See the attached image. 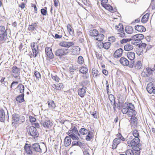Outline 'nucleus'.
Returning <instances> with one entry per match:
<instances>
[{"label": "nucleus", "mask_w": 155, "mask_h": 155, "mask_svg": "<svg viewBox=\"0 0 155 155\" xmlns=\"http://www.w3.org/2000/svg\"><path fill=\"white\" fill-rule=\"evenodd\" d=\"M24 148L27 153L30 155H35L36 152H40L41 151V149L38 143H35L30 146L28 144H26Z\"/></svg>", "instance_id": "obj_1"}, {"label": "nucleus", "mask_w": 155, "mask_h": 155, "mask_svg": "<svg viewBox=\"0 0 155 155\" xmlns=\"http://www.w3.org/2000/svg\"><path fill=\"white\" fill-rule=\"evenodd\" d=\"M133 137L130 136V139H132L131 140H129L127 142V144L128 146L130 147H132L133 149L134 150H139V143L140 140L139 138L136 137V138H133Z\"/></svg>", "instance_id": "obj_2"}, {"label": "nucleus", "mask_w": 155, "mask_h": 155, "mask_svg": "<svg viewBox=\"0 0 155 155\" xmlns=\"http://www.w3.org/2000/svg\"><path fill=\"white\" fill-rule=\"evenodd\" d=\"M68 134L73 140H78L79 139L78 136H80L77 128L75 126H72L68 132Z\"/></svg>", "instance_id": "obj_3"}, {"label": "nucleus", "mask_w": 155, "mask_h": 155, "mask_svg": "<svg viewBox=\"0 0 155 155\" xmlns=\"http://www.w3.org/2000/svg\"><path fill=\"white\" fill-rule=\"evenodd\" d=\"M12 124L15 126L16 125H18L21 124L25 121V119L22 117H20L19 115L17 114H13L12 116Z\"/></svg>", "instance_id": "obj_4"}, {"label": "nucleus", "mask_w": 155, "mask_h": 155, "mask_svg": "<svg viewBox=\"0 0 155 155\" xmlns=\"http://www.w3.org/2000/svg\"><path fill=\"white\" fill-rule=\"evenodd\" d=\"M27 130L28 133L34 138L37 137L39 136L37 130L33 126H28Z\"/></svg>", "instance_id": "obj_5"}, {"label": "nucleus", "mask_w": 155, "mask_h": 155, "mask_svg": "<svg viewBox=\"0 0 155 155\" xmlns=\"http://www.w3.org/2000/svg\"><path fill=\"white\" fill-rule=\"evenodd\" d=\"M31 47L32 50V53H31L30 55V58L36 57L37 56L39 51L37 45L35 43H31Z\"/></svg>", "instance_id": "obj_6"}, {"label": "nucleus", "mask_w": 155, "mask_h": 155, "mask_svg": "<svg viewBox=\"0 0 155 155\" xmlns=\"http://www.w3.org/2000/svg\"><path fill=\"white\" fill-rule=\"evenodd\" d=\"M7 33L4 26H0V41H5L7 38Z\"/></svg>", "instance_id": "obj_7"}, {"label": "nucleus", "mask_w": 155, "mask_h": 155, "mask_svg": "<svg viewBox=\"0 0 155 155\" xmlns=\"http://www.w3.org/2000/svg\"><path fill=\"white\" fill-rule=\"evenodd\" d=\"M69 52V50L68 49H59L55 51V55L57 56L61 57L67 54Z\"/></svg>", "instance_id": "obj_8"}, {"label": "nucleus", "mask_w": 155, "mask_h": 155, "mask_svg": "<svg viewBox=\"0 0 155 155\" xmlns=\"http://www.w3.org/2000/svg\"><path fill=\"white\" fill-rule=\"evenodd\" d=\"M132 103H129L128 104L125 103L122 107L121 110V111L124 114H127L129 110L130 109H132L133 107H131L133 105Z\"/></svg>", "instance_id": "obj_9"}, {"label": "nucleus", "mask_w": 155, "mask_h": 155, "mask_svg": "<svg viewBox=\"0 0 155 155\" xmlns=\"http://www.w3.org/2000/svg\"><path fill=\"white\" fill-rule=\"evenodd\" d=\"M120 27L117 26H115V28L118 32L117 33L118 36L121 38L125 37V33L123 30V28L122 25H119Z\"/></svg>", "instance_id": "obj_10"}, {"label": "nucleus", "mask_w": 155, "mask_h": 155, "mask_svg": "<svg viewBox=\"0 0 155 155\" xmlns=\"http://www.w3.org/2000/svg\"><path fill=\"white\" fill-rule=\"evenodd\" d=\"M127 56L129 59L132 61L129 67L132 68L134 66V60L135 58V54L133 52H129L127 53Z\"/></svg>", "instance_id": "obj_11"}, {"label": "nucleus", "mask_w": 155, "mask_h": 155, "mask_svg": "<svg viewBox=\"0 0 155 155\" xmlns=\"http://www.w3.org/2000/svg\"><path fill=\"white\" fill-rule=\"evenodd\" d=\"M12 75L15 78H17L19 75L20 73V69L16 66H14L12 68Z\"/></svg>", "instance_id": "obj_12"}, {"label": "nucleus", "mask_w": 155, "mask_h": 155, "mask_svg": "<svg viewBox=\"0 0 155 155\" xmlns=\"http://www.w3.org/2000/svg\"><path fill=\"white\" fill-rule=\"evenodd\" d=\"M45 51L46 54L49 58L52 59L54 58V56L52 53V49L50 47H46Z\"/></svg>", "instance_id": "obj_13"}, {"label": "nucleus", "mask_w": 155, "mask_h": 155, "mask_svg": "<svg viewBox=\"0 0 155 155\" xmlns=\"http://www.w3.org/2000/svg\"><path fill=\"white\" fill-rule=\"evenodd\" d=\"M59 45L62 47L69 48L74 45V43L73 42L62 41L59 43Z\"/></svg>", "instance_id": "obj_14"}, {"label": "nucleus", "mask_w": 155, "mask_h": 155, "mask_svg": "<svg viewBox=\"0 0 155 155\" xmlns=\"http://www.w3.org/2000/svg\"><path fill=\"white\" fill-rule=\"evenodd\" d=\"M132 107H133L132 109H130L128 111L127 114V115L129 117H133V116H135L137 112L136 111L134 110V106L133 104V105L131 106Z\"/></svg>", "instance_id": "obj_15"}, {"label": "nucleus", "mask_w": 155, "mask_h": 155, "mask_svg": "<svg viewBox=\"0 0 155 155\" xmlns=\"http://www.w3.org/2000/svg\"><path fill=\"white\" fill-rule=\"evenodd\" d=\"M43 127L45 128L50 129L53 125V123L49 120H46L43 124Z\"/></svg>", "instance_id": "obj_16"}, {"label": "nucleus", "mask_w": 155, "mask_h": 155, "mask_svg": "<svg viewBox=\"0 0 155 155\" xmlns=\"http://www.w3.org/2000/svg\"><path fill=\"white\" fill-rule=\"evenodd\" d=\"M72 54L74 55L79 54L80 53V48L78 46H74L72 48Z\"/></svg>", "instance_id": "obj_17"}, {"label": "nucleus", "mask_w": 155, "mask_h": 155, "mask_svg": "<svg viewBox=\"0 0 155 155\" xmlns=\"http://www.w3.org/2000/svg\"><path fill=\"white\" fill-rule=\"evenodd\" d=\"M144 38V35L141 34H136L132 37L131 40H140L143 39Z\"/></svg>", "instance_id": "obj_18"}, {"label": "nucleus", "mask_w": 155, "mask_h": 155, "mask_svg": "<svg viewBox=\"0 0 155 155\" xmlns=\"http://www.w3.org/2000/svg\"><path fill=\"white\" fill-rule=\"evenodd\" d=\"M84 80L82 81L81 84L83 86L86 85L89 83V81L87 80L89 78V74L87 73L84 74L82 76Z\"/></svg>", "instance_id": "obj_19"}, {"label": "nucleus", "mask_w": 155, "mask_h": 155, "mask_svg": "<svg viewBox=\"0 0 155 155\" xmlns=\"http://www.w3.org/2000/svg\"><path fill=\"white\" fill-rule=\"evenodd\" d=\"M123 50L121 48H120L117 50L114 54V57L116 58L120 57L123 53Z\"/></svg>", "instance_id": "obj_20"}, {"label": "nucleus", "mask_w": 155, "mask_h": 155, "mask_svg": "<svg viewBox=\"0 0 155 155\" xmlns=\"http://www.w3.org/2000/svg\"><path fill=\"white\" fill-rule=\"evenodd\" d=\"M120 143V140L119 138H116L114 139L113 142L112 149H114L116 148L117 146Z\"/></svg>", "instance_id": "obj_21"}, {"label": "nucleus", "mask_w": 155, "mask_h": 155, "mask_svg": "<svg viewBox=\"0 0 155 155\" xmlns=\"http://www.w3.org/2000/svg\"><path fill=\"white\" fill-rule=\"evenodd\" d=\"M120 62L124 66H127L129 64L128 60L124 57H121L120 59Z\"/></svg>", "instance_id": "obj_22"}, {"label": "nucleus", "mask_w": 155, "mask_h": 155, "mask_svg": "<svg viewBox=\"0 0 155 155\" xmlns=\"http://www.w3.org/2000/svg\"><path fill=\"white\" fill-rule=\"evenodd\" d=\"M154 87L153 85L151 83L149 84H147V90L148 92L150 94L153 93L154 90Z\"/></svg>", "instance_id": "obj_23"}, {"label": "nucleus", "mask_w": 155, "mask_h": 155, "mask_svg": "<svg viewBox=\"0 0 155 155\" xmlns=\"http://www.w3.org/2000/svg\"><path fill=\"white\" fill-rule=\"evenodd\" d=\"M71 137L69 136H66L64 140V145L67 147L69 146L71 143Z\"/></svg>", "instance_id": "obj_24"}, {"label": "nucleus", "mask_w": 155, "mask_h": 155, "mask_svg": "<svg viewBox=\"0 0 155 155\" xmlns=\"http://www.w3.org/2000/svg\"><path fill=\"white\" fill-rule=\"evenodd\" d=\"M108 97L111 104L113 105V108L115 110L116 108V104L114 96L111 94Z\"/></svg>", "instance_id": "obj_25"}, {"label": "nucleus", "mask_w": 155, "mask_h": 155, "mask_svg": "<svg viewBox=\"0 0 155 155\" xmlns=\"http://www.w3.org/2000/svg\"><path fill=\"white\" fill-rule=\"evenodd\" d=\"M85 88V87H83L78 90V94L81 97H83L86 93Z\"/></svg>", "instance_id": "obj_26"}, {"label": "nucleus", "mask_w": 155, "mask_h": 155, "mask_svg": "<svg viewBox=\"0 0 155 155\" xmlns=\"http://www.w3.org/2000/svg\"><path fill=\"white\" fill-rule=\"evenodd\" d=\"M135 29L137 31L140 32H145L146 29L142 25H137L135 26Z\"/></svg>", "instance_id": "obj_27"}, {"label": "nucleus", "mask_w": 155, "mask_h": 155, "mask_svg": "<svg viewBox=\"0 0 155 155\" xmlns=\"http://www.w3.org/2000/svg\"><path fill=\"white\" fill-rule=\"evenodd\" d=\"M143 67L141 62L140 61H137L134 64V68L135 69L139 70L142 68Z\"/></svg>", "instance_id": "obj_28"}, {"label": "nucleus", "mask_w": 155, "mask_h": 155, "mask_svg": "<svg viewBox=\"0 0 155 155\" xmlns=\"http://www.w3.org/2000/svg\"><path fill=\"white\" fill-rule=\"evenodd\" d=\"M5 115L3 110H0V121L3 122L5 120Z\"/></svg>", "instance_id": "obj_29"}, {"label": "nucleus", "mask_w": 155, "mask_h": 155, "mask_svg": "<svg viewBox=\"0 0 155 155\" xmlns=\"http://www.w3.org/2000/svg\"><path fill=\"white\" fill-rule=\"evenodd\" d=\"M48 107L51 109H53L55 107V104L54 102V101L52 100H49L48 101Z\"/></svg>", "instance_id": "obj_30"}, {"label": "nucleus", "mask_w": 155, "mask_h": 155, "mask_svg": "<svg viewBox=\"0 0 155 155\" xmlns=\"http://www.w3.org/2000/svg\"><path fill=\"white\" fill-rule=\"evenodd\" d=\"M52 87L56 90H60L63 88L64 87L62 84L59 83L58 84H52Z\"/></svg>", "instance_id": "obj_31"}, {"label": "nucleus", "mask_w": 155, "mask_h": 155, "mask_svg": "<svg viewBox=\"0 0 155 155\" xmlns=\"http://www.w3.org/2000/svg\"><path fill=\"white\" fill-rule=\"evenodd\" d=\"M130 122L133 125L136 126L138 124L137 118L134 116L130 118Z\"/></svg>", "instance_id": "obj_32"}, {"label": "nucleus", "mask_w": 155, "mask_h": 155, "mask_svg": "<svg viewBox=\"0 0 155 155\" xmlns=\"http://www.w3.org/2000/svg\"><path fill=\"white\" fill-rule=\"evenodd\" d=\"M67 29L69 34L71 35H74V30L71 26L70 24H68L67 25Z\"/></svg>", "instance_id": "obj_33"}, {"label": "nucleus", "mask_w": 155, "mask_h": 155, "mask_svg": "<svg viewBox=\"0 0 155 155\" xmlns=\"http://www.w3.org/2000/svg\"><path fill=\"white\" fill-rule=\"evenodd\" d=\"M98 31L95 29H93L89 31V35L91 36H96L98 34Z\"/></svg>", "instance_id": "obj_34"}, {"label": "nucleus", "mask_w": 155, "mask_h": 155, "mask_svg": "<svg viewBox=\"0 0 155 155\" xmlns=\"http://www.w3.org/2000/svg\"><path fill=\"white\" fill-rule=\"evenodd\" d=\"M149 17V14L147 13L142 17L141 21L143 23H146L148 20Z\"/></svg>", "instance_id": "obj_35"}, {"label": "nucleus", "mask_w": 155, "mask_h": 155, "mask_svg": "<svg viewBox=\"0 0 155 155\" xmlns=\"http://www.w3.org/2000/svg\"><path fill=\"white\" fill-rule=\"evenodd\" d=\"M24 94H22L19 95L16 98V100L17 101H18L19 103H21L24 101Z\"/></svg>", "instance_id": "obj_36"}, {"label": "nucleus", "mask_w": 155, "mask_h": 155, "mask_svg": "<svg viewBox=\"0 0 155 155\" xmlns=\"http://www.w3.org/2000/svg\"><path fill=\"white\" fill-rule=\"evenodd\" d=\"M125 31L128 34H131L133 32V28L131 26H128L125 28Z\"/></svg>", "instance_id": "obj_37"}, {"label": "nucleus", "mask_w": 155, "mask_h": 155, "mask_svg": "<svg viewBox=\"0 0 155 155\" xmlns=\"http://www.w3.org/2000/svg\"><path fill=\"white\" fill-rule=\"evenodd\" d=\"M92 74L94 78H97L100 74L98 70L96 69H92Z\"/></svg>", "instance_id": "obj_38"}, {"label": "nucleus", "mask_w": 155, "mask_h": 155, "mask_svg": "<svg viewBox=\"0 0 155 155\" xmlns=\"http://www.w3.org/2000/svg\"><path fill=\"white\" fill-rule=\"evenodd\" d=\"M104 35L102 34H98L95 37V39L98 41H102L104 38Z\"/></svg>", "instance_id": "obj_39"}, {"label": "nucleus", "mask_w": 155, "mask_h": 155, "mask_svg": "<svg viewBox=\"0 0 155 155\" xmlns=\"http://www.w3.org/2000/svg\"><path fill=\"white\" fill-rule=\"evenodd\" d=\"M79 133L81 134L82 135H86L87 134L89 131H88V130L84 128H81L79 130Z\"/></svg>", "instance_id": "obj_40"}, {"label": "nucleus", "mask_w": 155, "mask_h": 155, "mask_svg": "<svg viewBox=\"0 0 155 155\" xmlns=\"http://www.w3.org/2000/svg\"><path fill=\"white\" fill-rule=\"evenodd\" d=\"M87 71L88 69L86 67H81L80 69V72L83 74L87 73Z\"/></svg>", "instance_id": "obj_41"}, {"label": "nucleus", "mask_w": 155, "mask_h": 155, "mask_svg": "<svg viewBox=\"0 0 155 155\" xmlns=\"http://www.w3.org/2000/svg\"><path fill=\"white\" fill-rule=\"evenodd\" d=\"M36 25V23L30 25L28 28V30L31 31H35L36 29L35 26Z\"/></svg>", "instance_id": "obj_42"}, {"label": "nucleus", "mask_w": 155, "mask_h": 155, "mask_svg": "<svg viewBox=\"0 0 155 155\" xmlns=\"http://www.w3.org/2000/svg\"><path fill=\"white\" fill-rule=\"evenodd\" d=\"M124 49L125 51H129L133 49V46L130 44L126 45L124 46Z\"/></svg>", "instance_id": "obj_43"}, {"label": "nucleus", "mask_w": 155, "mask_h": 155, "mask_svg": "<svg viewBox=\"0 0 155 155\" xmlns=\"http://www.w3.org/2000/svg\"><path fill=\"white\" fill-rule=\"evenodd\" d=\"M18 89L19 92L22 94H23L24 91V86L22 84H19L18 85Z\"/></svg>", "instance_id": "obj_44"}, {"label": "nucleus", "mask_w": 155, "mask_h": 155, "mask_svg": "<svg viewBox=\"0 0 155 155\" xmlns=\"http://www.w3.org/2000/svg\"><path fill=\"white\" fill-rule=\"evenodd\" d=\"M133 134L134 137V138H136V137L139 138V135L138 131L137 130H135L133 131Z\"/></svg>", "instance_id": "obj_45"}, {"label": "nucleus", "mask_w": 155, "mask_h": 155, "mask_svg": "<svg viewBox=\"0 0 155 155\" xmlns=\"http://www.w3.org/2000/svg\"><path fill=\"white\" fill-rule=\"evenodd\" d=\"M103 46L104 49H108L110 46V43L109 42H106L103 44Z\"/></svg>", "instance_id": "obj_46"}, {"label": "nucleus", "mask_w": 155, "mask_h": 155, "mask_svg": "<svg viewBox=\"0 0 155 155\" xmlns=\"http://www.w3.org/2000/svg\"><path fill=\"white\" fill-rule=\"evenodd\" d=\"M141 41L140 40H132V43L135 45H138L141 43Z\"/></svg>", "instance_id": "obj_47"}, {"label": "nucleus", "mask_w": 155, "mask_h": 155, "mask_svg": "<svg viewBox=\"0 0 155 155\" xmlns=\"http://www.w3.org/2000/svg\"><path fill=\"white\" fill-rule=\"evenodd\" d=\"M151 70L149 68H147L146 69L143 70L141 74L142 75H143V73H144L145 75H147L149 73V72Z\"/></svg>", "instance_id": "obj_48"}, {"label": "nucleus", "mask_w": 155, "mask_h": 155, "mask_svg": "<svg viewBox=\"0 0 155 155\" xmlns=\"http://www.w3.org/2000/svg\"><path fill=\"white\" fill-rule=\"evenodd\" d=\"M84 62V59L83 57L81 56H79L78 58V63L79 64H82Z\"/></svg>", "instance_id": "obj_49"}, {"label": "nucleus", "mask_w": 155, "mask_h": 155, "mask_svg": "<svg viewBox=\"0 0 155 155\" xmlns=\"http://www.w3.org/2000/svg\"><path fill=\"white\" fill-rule=\"evenodd\" d=\"M126 155H134V153L131 149H128L125 152Z\"/></svg>", "instance_id": "obj_50"}, {"label": "nucleus", "mask_w": 155, "mask_h": 155, "mask_svg": "<svg viewBox=\"0 0 155 155\" xmlns=\"http://www.w3.org/2000/svg\"><path fill=\"white\" fill-rule=\"evenodd\" d=\"M51 77L53 80H54L56 82H59L60 80L59 78L56 75H51Z\"/></svg>", "instance_id": "obj_51"}, {"label": "nucleus", "mask_w": 155, "mask_h": 155, "mask_svg": "<svg viewBox=\"0 0 155 155\" xmlns=\"http://www.w3.org/2000/svg\"><path fill=\"white\" fill-rule=\"evenodd\" d=\"M131 40V39L124 38L120 41V42L122 44H123L130 41Z\"/></svg>", "instance_id": "obj_52"}, {"label": "nucleus", "mask_w": 155, "mask_h": 155, "mask_svg": "<svg viewBox=\"0 0 155 155\" xmlns=\"http://www.w3.org/2000/svg\"><path fill=\"white\" fill-rule=\"evenodd\" d=\"M87 134L88 135L86 136V140H87L89 141L91 140L92 135L91 134V132L90 131Z\"/></svg>", "instance_id": "obj_53"}, {"label": "nucleus", "mask_w": 155, "mask_h": 155, "mask_svg": "<svg viewBox=\"0 0 155 155\" xmlns=\"http://www.w3.org/2000/svg\"><path fill=\"white\" fill-rule=\"evenodd\" d=\"M102 5L104 8L107 10H108L109 8H111V6L110 5L107 4L106 3H104V4Z\"/></svg>", "instance_id": "obj_54"}, {"label": "nucleus", "mask_w": 155, "mask_h": 155, "mask_svg": "<svg viewBox=\"0 0 155 155\" xmlns=\"http://www.w3.org/2000/svg\"><path fill=\"white\" fill-rule=\"evenodd\" d=\"M34 74L36 78H39L41 77L40 74L37 71H35L34 73Z\"/></svg>", "instance_id": "obj_55"}, {"label": "nucleus", "mask_w": 155, "mask_h": 155, "mask_svg": "<svg viewBox=\"0 0 155 155\" xmlns=\"http://www.w3.org/2000/svg\"><path fill=\"white\" fill-rule=\"evenodd\" d=\"M89 149L87 148L84 149L83 151L84 155H90L88 150Z\"/></svg>", "instance_id": "obj_56"}, {"label": "nucleus", "mask_w": 155, "mask_h": 155, "mask_svg": "<svg viewBox=\"0 0 155 155\" xmlns=\"http://www.w3.org/2000/svg\"><path fill=\"white\" fill-rule=\"evenodd\" d=\"M41 14L44 15H45L47 14V11L44 8L41 9Z\"/></svg>", "instance_id": "obj_57"}, {"label": "nucleus", "mask_w": 155, "mask_h": 155, "mask_svg": "<svg viewBox=\"0 0 155 155\" xmlns=\"http://www.w3.org/2000/svg\"><path fill=\"white\" fill-rule=\"evenodd\" d=\"M115 38L114 37H111L108 38V41L111 42H114L115 41Z\"/></svg>", "instance_id": "obj_58"}, {"label": "nucleus", "mask_w": 155, "mask_h": 155, "mask_svg": "<svg viewBox=\"0 0 155 155\" xmlns=\"http://www.w3.org/2000/svg\"><path fill=\"white\" fill-rule=\"evenodd\" d=\"M29 118L30 119V120L31 122H35L36 120V118L30 116Z\"/></svg>", "instance_id": "obj_59"}, {"label": "nucleus", "mask_w": 155, "mask_h": 155, "mask_svg": "<svg viewBox=\"0 0 155 155\" xmlns=\"http://www.w3.org/2000/svg\"><path fill=\"white\" fill-rule=\"evenodd\" d=\"M81 28H79L77 31V35L78 36H80L82 34Z\"/></svg>", "instance_id": "obj_60"}, {"label": "nucleus", "mask_w": 155, "mask_h": 155, "mask_svg": "<svg viewBox=\"0 0 155 155\" xmlns=\"http://www.w3.org/2000/svg\"><path fill=\"white\" fill-rule=\"evenodd\" d=\"M32 125H33V126H34L36 128H39V125L38 123H34Z\"/></svg>", "instance_id": "obj_61"}, {"label": "nucleus", "mask_w": 155, "mask_h": 155, "mask_svg": "<svg viewBox=\"0 0 155 155\" xmlns=\"http://www.w3.org/2000/svg\"><path fill=\"white\" fill-rule=\"evenodd\" d=\"M18 84V81H13L11 84V88H12V87H14L15 85H17Z\"/></svg>", "instance_id": "obj_62"}, {"label": "nucleus", "mask_w": 155, "mask_h": 155, "mask_svg": "<svg viewBox=\"0 0 155 155\" xmlns=\"http://www.w3.org/2000/svg\"><path fill=\"white\" fill-rule=\"evenodd\" d=\"M81 144V142L78 141L76 143L73 142L72 143V145L74 146L76 145H80V144Z\"/></svg>", "instance_id": "obj_63"}, {"label": "nucleus", "mask_w": 155, "mask_h": 155, "mask_svg": "<svg viewBox=\"0 0 155 155\" xmlns=\"http://www.w3.org/2000/svg\"><path fill=\"white\" fill-rule=\"evenodd\" d=\"M54 1V5L55 7H57L58 6V0H53Z\"/></svg>", "instance_id": "obj_64"}]
</instances>
